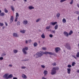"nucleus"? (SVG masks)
I'll return each instance as SVG.
<instances>
[{
	"label": "nucleus",
	"mask_w": 79,
	"mask_h": 79,
	"mask_svg": "<svg viewBox=\"0 0 79 79\" xmlns=\"http://www.w3.org/2000/svg\"><path fill=\"white\" fill-rule=\"evenodd\" d=\"M0 60H3V57H0Z\"/></svg>",
	"instance_id": "c03bdc74"
},
{
	"label": "nucleus",
	"mask_w": 79,
	"mask_h": 79,
	"mask_svg": "<svg viewBox=\"0 0 79 79\" xmlns=\"http://www.w3.org/2000/svg\"><path fill=\"white\" fill-rule=\"evenodd\" d=\"M58 24L56 25L55 26V27H54L55 29V30H56V29H58Z\"/></svg>",
	"instance_id": "f3484780"
},
{
	"label": "nucleus",
	"mask_w": 79,
	"mask_h": 79,
	"mask_svg": "<svg viewBox=\"0 0 79 79\" xmlns=\"http://www.w3.org/2000/svg\"><path fill=\"white\" fill-rule=\"evenodd\" d=\"M16 18H18V16H19V14H18V13H16Z\"/></svg>",
	"instance_id": "bb28decb"
},
{
	"label": "nucleus",
	"mask_w": 79,
	"mask_h": 79,
	"mask_svg": "<svg viewBox=\"0 0 79 79\" xmlns=\"http://www.w3.org/2000/svg\"><path fill=\"white\" fill-rule=\"evenodd\" d=\"M67 73L69 74H70L71 73V68H68L67 69Z\"/></svg>",
	"instance_id": "1a4fd4ad"
},
{
	"label": "nucleus",
	"mask_w": 79,
	"mask_h": 79,
	"mask_svg": "<svg viewBox=\"0 0 79 79\" xmlns=\"http://www.w3.org/2000/svg\"><path fill=\"white\" fill-rule=\"evenodd\" d=\"M42 49L43 50H47V48L45 47H43L42 48Z\"/></svg>",
	"instance_id": "cd10ccee"
},
{
	"label": "nucleus",
	"mask_w": 79,
	"mask_h": 79,
	"mask_svg": "<svg viewBox=\"0 0 79 79\" xmlns=\"http://www.w3.org/2000/svg\"><path fill=\"white\" fill-rule=\"evenodd\" d=\"M52 65L53 66H55L56 65V62H54L53 63H52Z\"/></svg>",
	"instance_id": "412c9836"
},
{
	"label": "nucleus",
	"mask_w": 79,
	"mask_h": 79,
	"mask_svg": "<svg viewBox=\"0 0 79 79\" xmlns=\"http://www.w3.org/2000/svg\"><path fill=\"white\" fill-rule=\"evenodd\" d=\"M72 56H73V58H75V59H77V57H76L75 56V55H73Z\"/></svg>",
	"instance_id": "58836bf2"
},
{
	"label": "nucleus",
	"mask_w": 79,
	"mask_h": 79,
	"mask_svg": "<svg viewBox=\"0 0 79 79\" xmlns=\"http://www.w3.org/2000/svg\"><path fill=\"white\" fill-rule=\"evenodd\" d=\"M0 26H3V23H0Z\"/></svg>",
	"instance_id": "a19ab883"
},
{
	"label": "nucleus",
	"mask_w": 79,
	"mask_h": 79,
	"mask_svg": "<svg viewBox=\"0 0 79 79\" xmlns=\"http://www.w3.org/2000/svg\"><path fill=\"white\" fill-rule=\"evenodd\" d=\"M18 18L16 17L15 19V21H16H16H17V19H18Z\"/></svg>",
	"instance_id": "8fccbe9b"
},
{
	"label": "nucleus",
	"mask_w": 79,
	"mask_h": 79,
	"mask_svg": "<svg viewBox=\"0 0 79 79\" xmlns=\"http://www.w3.org/2000/svg\"><path fill=\"white\" fill-rule=\"evenodd\" d=\"M53 69H54V70L56 71V70H58L59 69V68L58 67H55L53 68Z\"/></svg>",
	"instance_id": "dca6fc26"
},
{
	"label": "nucleus",
	"mask_w": 79,
	"mask_h": 79,
	"mask_svg": "<svg viewBox=\"0 0 79 79\" xmlns=\"http://www.w3.org/2000/svg\"><path fill=\"white\" fill-rule=\"evenodd\" d=\"M42 79H46V78H45L44 77H42Z\"/></svg>",
	"instance_id": "5fc2aeb1"
},
{
	"label": "nucleus",
	"mask_w": 79,
	"mask_h": 79,
	"mask_svg": "<svg viewBox=\"0 0 79 79\" xmlns=\"http://www.w3.org/2000/svg\"><path fill=\"white\" fill-rule=\"evenodd\" d=\"M25 2H27V0H24Z\"/></svg>",
	"instance_id": "e2e57ef3"
},
{
	"label": "nucleus",
	"mask_w": 79,
	"mask_h": 79,
	"mask_svg": "<svg viewBox=\"0 0 79 79\" xmlns=\"http://www.w3.org/2000/svg\"><path fill=\"white\" fill-rule=\"evenodd\" d=\"M40 21V19H39L36 20V22L37 23L39 22V21Z\"/></svg>",
	"instance_id": "09e8293b"
},
{
	"label": "nucleus",
	"mask_w": 79,
	"mask_h": 79,
	"mask_svg": "<svg viewBox=\"0 0 79 79\" xmlns=\"http://www.w3.org/2000/svg\"><path fill=\"white\" fill-rule=\"evenodd\" d=\"M47 70H44V75H46L47 74Z\"/></svg>",
	"instance_id": "6ab92c4d"
},
{
	"label": "nucleus",
	"mask_w": 79,
	"mask_h": 79,
	"mask_svg": "<svg viewBox=\"0 0 79 79\" xmlns=\"http://www.w3.org/2000/svg\"><path fill=\"white\" fill-rule=\"evenodd\" d=\"M64 34L66 37H68V36H69V34L66 31H64Z\"/></svg>",
	"instance_id": "6e6552de"
},
{
	"label": "nucleus",
	"mask_w": 79,
	"mask_h": 79,
	"mask_svg": "<svg viewBox=\"0 0 79 79\" xmlns=\"http://www.w3.org/2000/svg\"><path fill=\"white\" fill-rule=\"evenodd\" d=\"M11 9L12 10V11H15V9L14 8V7H13V6H11Z\"/></svg>",
	"instance_id": "4be33fe9"
},
{
	"label": "nucleus",
	"mask_w": 79,
	"mask_h": 79,
	"mask_svg": "<svg viewBox=\"0 0 79 79\" xmlns=\"http://www.w3.org/2000/svg\"><path fill=\"white\" fill-rule=\"evenodd\" d=\"M50 37H53V35L52 34H50L49 35Z\"/></svg>",
	"instance_id": "49530a36"
},
{
	"label": "nucleus",
	"mask_w": 79,
	"mask_h": 79,
	"mask_svg": "<svg viewBox=\"0 0 79 79\" xmlns=\"http://www.w3.org/2000/svg\"><path fill=\"white\" fill-rule=\"evenodd\" d=\"M75 64H76L74 62H73L72 64V66H74V65H75Z\"/></svg>",
	"instance_id": "7c9ffc66"
},
{
	"label": "nucleus",
	"mask_w": 79,
	"mask_h": 79,
	"mask_svg": "<svg viewBox=\"0 0 79 79\" xmlns=\"http://www.w3.org/2000/svg\"><path fill=\"white\" fill-rule=\"evenodd\" d=\"M76 56L77 57H79V52H78L76 55Z\"/></svg>",
	"instance_id": "72a5a7b5"
},
{
	"label": "nucleus",
	"mask_w": 79,
	"mask_h": 79,
	"mask_svg": "<svg viewBox=\"0 0 79 79\" xmlns=\"http://www.w3.org/2000/svg\"><path fill=\"white\" fill-rule=\"evenodd\" d=\"M73 3H74V1H73V0H72L71 1L70 3V5H73Z\"/></svg>",
	"instance_id": "c85d7f7f"
},
{
	"label": "nucleus",
	"mask_w": 79,
	"mask_h": 79,
	"mask_svg": "<svg viewBox=\"0 0 79 79\" xmlns=\"http://www.w3.org/2000/svg\"><path fill=\"white\" fill-rule=\"evenodd\" d=\"M28 41H27V40H26V44H27V42H28Z\"/></svg>",
	"instance_id": "13d9d810"
},
{
	"label": "nucleus",
	"mask_w": 79,
	"mask_h": 79,
	"mask_svg": "<svg viewBox=\"0 0 79 79\" xmlns=\"http://www.w3.org/2000/svg\"><path fill=\"white\" fill-rule=\"evenodd\" d=\"M50 26H49L48 27H46V29H50Z\"/></svg>",
	"instance_id": "79ce46f5"
},
{
	"label": "nucleus",
	"mask_w": 79,
	"mask_h": 79,
	"mask_svg": "<svg viewBox=\"0 0 79 79\" xmlns=\"http://www.w3.org/2000/svg\"><path fill=\"white\" fill-rule=\"evenodd\" d=\"M28 50V48L26 47L24 48H23L22 51L24 54H27V52L26 50Z\"/></svg>",
	"instance_id": "7ed1b4c3"
},
{
	"label": "nucleus",
	"mask_w": 79,
	"mask_h": 79,
	"mask_svg": "<svg viewBox=\"0 0 79 79\" xmlns=\"http://www.w3.org/2000/svg\"><path fill=\"white\" fill-rule=\"evenodd\" d=\"M25 68H26V67L25 66H23L22 67V69H24Z\"/></svg>",
	"instance_id": "de8ad7c7"
},
{
	"label": "nucleus",
	"mask_w": 79,
	"mask_h": 79,
	"mask_svg": "<svg viewBox=\"0 0 79 79\" xmlns=\"http://www.w3.org/2000/svg\"><path fill=\"white\" fill-rule=\"evenodd\" d=\"M56 73V71L54 70V69L53 68L51 71V74H52V75H54V74H55Z\"/></svg>",
	"instance_id": "f03ea898"
},
{
	"label": "nucleus",
	"mask_w": 79,
	"mask_h": 79,
	"mask_svg": "<svg viewBox=\"0 0 79 79\" xmlns=\"http://www.w3.org/2000/svg\"><path fill=\"white\" fill-rule=\"evenodd\" d=\"M67 67L69 68H71V67H72V66H71V65L70 64H68L67 66Z\"/></svg>",
	"instance_id": "473e14b6"
},
{
	"label": "nucleus",
	"mask_w": 79,
	"mask_h": 79,
	"mask_svg": "<svg viewBox=\"0 0 79 79\" xmlns=\"http://www.w3.org/2000/svg\"><path fill=\"white\" fill-rule=\"evenodd\" d=\"M5 24L6 26H8V24H7V23H6V22H5Z\"/></svg>",
	"instance_id": "603ef678"
},
{
	"label": "nucleus",
	"mask_w": 79,
	"mask_h": 79,
	"mask_svg": "<svg viewBox=\"0 0 79 79\" xmlns=\"http://www.w3.org/2000/svg\"><path fill=\"white\" fill-rule=\"evenodd\" d=\"M22 77L23 79H27V76L24 74H22Z\"/></svg>",
	"instance_id": "0eeeda50"
},
{
	"label": "nucleus",
	"mask_w": 79,
	"mask_h": 79,
	"mask_svg": "<svg viewBox=\"0 0 79 79\" xmlns=\"http://www.w3.org/2000/svg\"><path fill=\"white\" fill-rule=\"evenodd\" d=\"M11 77H13V75L11 74L9 75L8 76V79H9V78H11Z\"/></svg>",
	"instance_id": "2eb2a0df"
},
{
	"label": "nucleus",
	"mask_w": 79,
	"mask_h": 79,
	"mask_svg": "<svg viewBox=\"0 0 79 79\" xmlns=\"http://www.w3.org/2000/svg\"><path fill=\"white\" fill-rule=\"evenodd\" d=\"M66 0H61L60 1V2L61 3H62L63 2H65Z\"/></svg>",
	"instance_id": "4c0bfd02"
},
{
	"label": "nucleus",
	"mask_w": 79,
	"mask_h": 79,
	"mask_svg": "<svg viewBox=\"0 0 79 79\" xmlns=\"http://www.w3.org/2000/svg\"><path fill=\"white\" fill-rule=\"evenodd\" d=\"M41 36L42 39H45V36L44 35V33H43L41 35Z\"/></svg>",
	"instance_id": "ddd939ff"
},
{
	"label": "nucleus",
	"mask_w": 79,
	"mask_h": 79,
	"mask_svg": "<svg viewBox=\"0 0 79 79\" xmlns=\"http://www.w3.org/2000/svg\"><path fill=\"white\" fill-rule=\"evenodd\" d=\"M4 15H5V14L4 13H2L0 14V16H4Z\"/></svg>",
	"instance_id": "a878e982"
},
{
	"label": "nucleus",
	"mask_w": 79,
	"mask_h": 79,
	"mask_svg": "<svg viewBox=\"0 0 79 79\" xmlns=\"http://www.w3.org/2000/svg\"><path fill=\"white\" fill-rule=\"evenodd\" d=\"M29 42H31V40H28Z\"/></svg>",
	"instance_id": "6e6d98bb"
},
{
	"label": "nucleus",
	"mask_w": 79,
	"mask_h": 79,
	"mask_svg": "<svg viewBox=\"0 0 79 79\" xmlns=\"http://www.w3.org/2000/svg\"><path fill=\"white\" fill-rule=\"evenodd\" d=\"M8 74L6 73L3 76V78L5 79H8Z\"/></svg>",
	"instance_id": "39448f33"
},
{
	"label": "nucleus",
	"mask_w": 79,
	"mask_h": 79,
	"mask_svg": "<svg viewBox=\"0 0 79 79\" xmlns=\"http://www.w3.org/2000/svg\"><path fill=\"white\" fill-rule=\"evenodd\" d=\"M27 21L26 20H24L23 21V24L25 25H26L27 24Z\"/></svg>",
	"instance_id": "423d86ee"
},
{
	"label": "nucleus",
	"mask_w": 79,
	"mask_h": 79,
	"mask_svg": "<svg viewBox=\"0 0 79 79\" xmlns=\"http://www.w3.org/2000/svg\"><path fill=\"white\" fill-rule=\"evenodd\" d=\"M52 32L54 34H55V31H52Z\"/></svg>",
	"instance_id": "3c124183"
},
{
	"label": "nucleus",
	"mask_w": 79,
	"mask_h": 79,
	"mask_svg": "<svg viewBox=\"0 0 79 79\" xmlns=\"http://www.w3.org/2000/svg\"><path fill=\"white\" fill-rule=\"evenodd\" d=\"M41 66L42 68H45V65H41Z\"/></svg>",
	"instance_id": "ea45409f"
},
{
	"label": "nucleus",
	"mask_w": 79,
	"mask_h": 79,
	"mask_svg": "<svg viewBox=\"0 0 79 79\" xmlns=\"http://www.w3.org/2000/svg\"><path fill=\"white\" fill-rule=\"evenodd\" d=\"M6 55V54L5 53H3L1 55L2 56H5Z\"/></svg>",
	"instance_id": "c756f323"
},
{
	"label": "nucleus",
	"mask_w": 79,
	"mask_h": 79,
	"mask_svg": "<svg viewBox=\"0 0 79 79\" xmlns=\"http://www.w3.org/2000/svg\"><path fill=\"white\" fill-rule=\"evenodd\" d=\"M60 50L61 49H60V48L59 47H57L55 48V51L56 53H58Z\"/></svg>",
	"instance_id": "20e7f679"
},
{
	"label": "nucleus",
	"mask_w": 79,
	"mask_h": 79,
	"mask_svg": "<svg viewBox=\"0 0 79 79\" xmlns=\"http://www.w3.org/2000/svg\"><path fill=\"white\" fill-rule=\"evenodd\" d=\"M1 12H2V11L0 10V13H1Z\"/></svg>",
	"instance_id": "680f3d73"
},
{
	"label": "nucleus",
	"mask_w": 79,
	"mask_h": 79,
	"mask_svg": "<svg viewBox=\"0 0 79 79\" xmlns=\"http://www.w3.org/2000/svg\"><path fill=\"white\" fill-rule=\"evenodd\" d=\"M13 1H15V0H13Z\"/></svg>",
	"instance_id": "338daca9"
},
{
	"label": "nucleus",
	"mask_w": 79,
	"mask_h": 79,
	"mask_svg": "<svg viewBox=\"0 0 79 79\" xmlns=\"http://www.w3.org/2000/svg\"><path fill=\"white\" fill-rule=\"evenodd\" d=\"M20 32H21V33H25V32H26V31L24 30H23L20 31Z\"/></svg>",
	"instance_id": "b1692460"
},
{
	"label": "nucleus",
	"mask_w": 79,
	"mask_h": 79,
	"mask_svg": "<svg viewBox=\"0 0 79 79\" xmlns=\"http://www.w3.org/2000/svg\"><path fill=\"white\" fill-rule=\"evenodd\" d=\"M77 73H79V69L77 70Z\"/></svg>",
	"instance_id": "864d4df0"
},
{
	"label": "nucleus",
	"mask_w": 79,
	"mask_h": 79,
	"mask_svg": "<svg viewBox=\"0 0 79 79\" xmlns=\"http://www.w3.org/2000/svg\"><path fill=\"white\" fill-rule=\"evenodd\" d=\"M78 20H79V16H78Z\"/></svg>",
	"instance_id": "052dcab7"
},
{
	"label": "nucleus",
	"mask_w": 79,
	"mask_h": 79,
	"mask_svg": "<svg viewBox=\"0 0 79 79\" xmlns=\"http://www.w3.org/2000/svg\"><path fill=\"white\" fill-rule=\"evenodd\" d=\"M50 24H52V26H55V24H57V22H51L50 23Z\"/></svg>",
	"instance_id": "9d476101"
},
{
	"label": "nucleus",
	"mask_w": 79,
	"mask_h": 79,
	"mask_svg": "<svg viewBox=\"0 0 79 79\" xmlns=\"http://www.w3.org/2000/svg\"><path fill=\"white\" fill-rule=\"evenodd\" d=\"M4 0V1H6V0Z\"/></svg>",
	"instance_id": "69168bd1"
},
{
	"label": "nucleus",
	"mask_w": 79,
	"mask_h": 79,
	"mask_svg": "<svg viewBox=\"0 0 79 79\" xmlns=\"http://www.w3.org/2000/svg\"><path fill=\"white\" fill-rule=\"evenodd\" d=\"M13 19H14L13 16H11L10 18V23H12V22H13Z\"/></svg>",
	"instance_id": "f8f14e48"
},
{
	"label": "nucleus",
	"mask_w": 79,
	"mask_h": 79,
	"mask_svg": "<svg viewBox=\"0 0 79 79\" xmlns=\"http://www.w3.org/2000/svg\"><path fill=\"white\" fill-rule=\"evenodd\" d=\"M28 8L29 10H32V9H34V7H33L32 6H29L28 7Z\"/></svg>",
	"instance_id": "4468645a"
},
{
	"label": "nucleus",
	"mask_w": 79,
	"mask_h": 79,
	"mask_svg": "<svg viewBox=\"0 0 79 79\" xmlns=\"http://www.w3.org/2000/svg\"><path fill=\"white\" fill-rule=\"evenodd\" d=\"M13 36L15 37H18V35H17V33H13Z\"/></svg>",
	"instance_id": "9b49d317"
},
{
	"label": "nucleus",
	"mask_w": 79,
	"mask_h": 79,
	"mask_svg": "<svg viewBox=\"0 0 79 79\" xmlns=\"http://www.w3.org/2000/svg\"><path fill=\"white\" fill-rule=\"evenodd\" d=\"M13 52L15 53H16L18 52V51H17V50H14Z\"/></svg>",
	"instance_id": "2f4dec72"
},
{
	"label": "nucleus",
	"mask_w": 79,
	"mask_h": 79,
	"mask_svg": "<svg viewBox=\"0 0 79 79\" xmlns=\"http://www.w3.org/2000/svg\"><path fill=\"white\" fill-rule=\"evenodd\" d=\"M60 13H58L57 14L56 16H57V17H60Z\"/></svg>",
	"instance_id": "c9c22d12"
},
{
	"label": "nucleus",
	"mask_w": 79,
	"mask_h": 79,
	"mask_svg": "<svg viewBox=\"0 0 79 79\" xmlns=\"http://www.w3.org/2000/svg\"><path fill=\"white\" fill-rule=\"evenodd\" d=\"M13 79H18V78H17L16 77H14L13 78Z\"/></svg>",
	"instance_id": "4d7b16f0"
},
{
	"label": "nucleus",
	"mask_w": 79,
	"mask_h": 79,
	"mask_svg": "<svg viewBox=\"0 0 79 79\" xmlns=\"http://www.w3.org/2000/svg\"><path fill=\"white\" fill-rule=\"evenodd\" d=\"M37 43L36 42H35V43H34V47H37Z\"/></svg>",
	"instance_id": "393cba45"
},
{
	"label": "nucleus",
	"mask_w": 79,
	"mask_h": 79,
	"mask_svg": "<svg viewBox=\"0 0 79 79\" xmlns=\"http://www.w3.org/2000/svg\"><path fill=\"white\" fill-rule=\"evenodd\" d=\"M69 47V44L67 43L65 45V47H66V48H68Z\"/></svg>",
	"instance_id": "a211bd4d"
},
{
	"label": "nucleus",
	"mask_w": 79,
	"mask_h": 79,
	"mask_svg": "<svg viewBox=\"0 0 79 79\" xmlns=\"http://www.w3.org/2000/svg\"><path fill=\"white\" fill-rule=\"evenodd\" d=\"M68 49H69V50H71V46H69V47L67 48Z\"/></svg>",
	"instance_id": "a18cd8bd"
},
{
	"label": "nucleus",
	"mask_w": 79,
	"mask_h": 79,
	"mask_svg": "<svg viewBox=\"0 0 79 79\" xmlns=\"http://www.w3.org/2000/svg\"><path fill=\"white\" fill-rule=\"evenodd\" d=\"M73 31H72V30L70 31L69 34V35H71L72 34H73Z\"/></svg>",
	"instance_id": "5701e85b"
},
{
	"label": "nucleus",
	"mask_w": 79,
	"mask_h": 79,
	"mask_svg": "<svg viewBox=\"0 0 79 79\" xmlns=\"http://www.w3.org/2000/svg\"><path fill=\"white\" fill-rule=\"evenodd\" d=\"M75 13L77 15H79V11H76L75 12Z\"/></svg>",
	"instance_id": "e433bc0d"
},
{
	"label": "nucleus",
	"mask_w": 79,
	"mask_h": 79,
	"mask_svg": "<svg viewBox=\"0 0 79 79\" xmlns=\"http://www.w3.org/2000/svg\"><path fill=\"white\" fill-rule=\"evenodd\" d=\"M17 25H20V22L19 21L17 22Z\"/></svg>",
	"instance_id": "37998d69"
},
{
	"label": "nucleus",
	"mask_w": 79,
	"mask_h": 79,
	"mask_svg": "<svg viewBox=\"0 0 79 79\" xmlns=\"http://www.w3.org/2000/svg\"><path fill=\"white\" fill-rule=\"evenodd\" d=\"M4 10L5 11V13H8V10H7L6 9V8H5Z\"/></svg>",
	"instance_id": "f704fd0d"
},
{
	"label": "nucleus",
	"mask_w": 79,
	"mask_h": 79,
	"mask_svg": "<svg viewBox=\"0 0 79 79\" xmlns=\"http://www.w3.org/2000/svg\"><path fill=\"white\" fill-rule=\"evenodd\" d=\"M44 54H48V55H53V53L52 52H44L42 51H40L36 53V55L37 56H36V58H37L41 57Z\"/></svg>",
	"instance_id": "f257e3e1"
},
{
	"label": "nucleus",
	"mask_w": 79,
	"mask_h": 79,
	"mask_svg": "<svg viewBox=\"0 0 79 79\" xmlns=\"http://www.w3.org/2000/svg\"><path fill=\"white\" fill-rule=\"evenodd\" d=\"M78 46H79V44H78Z\"/></svg>",
	"instance_id": "774afa93"
},
{
	"label": "nucleus",
	"mask_w": 79,
	"mask_h": 79,
	"mask_svg": "<svg viewBox=\"0 0 79 79\" xmlns=\"http://www.w3.org/2000/svg\"><path fill=\"white\" fill-rule=\"evenodd\" d=\"M62 22L63 23H66V19H64L62 20Z\"/></svg>",
	"instance_id": "aec40b11"
},
{
	"label": "nucleus",
	"mask_w": 79,
	"mask_h": 79,
	"mask_svg": "<svg viewBox=\"0 0 79 79\" xmlns=\"http://www.w3.org/2000/svg\"><path fill=\"white\" fill-rule=\"evenodd\" d=\"M9 66H10V67H11L12 66V65H11V64L9 65Z\"/></svg>",
	"instance_id": "bf43d9fd"
},
{
	"label": "nucleus",
	"mask_w": 79,
	"mask_h": 79,
	"mask_svg": "<svg viewBox=\"0 0 79 79\" xmlns=\"http://www.w3.org/2000/svg\"><path fill=\"white\" fill-rule=\"evenodd\" d=\"M4 27H2L3 29H4Z\"/></svg>",
	"instance_id": "0e129e2a"
}]
</instances>
